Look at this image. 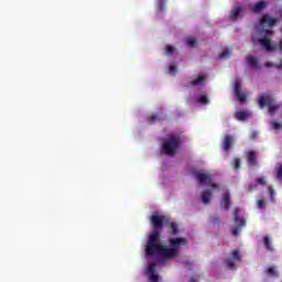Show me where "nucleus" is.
Here are the masks:
<instances>
[{
  "instance_id": "obj_1",
  "label": "nucleus",
  "mask_w": 282,
  "mask_h": 282,
  "mask_svg": "<svg viewBox=\"0 0 282 282\" xmlns=\"http://www.w3.org/2000/svg\"><path fill=\"white\" fill-rule=\"evenodd\" d=\"M151 224L153 226V231L149 236L148 245L145 247L147 257H154L155 252H158V254L162 257L165 261L169 259H175V257L180 254V247L186 246L188 243V240L182 237L170 238L169 248L162 245L160 240V232H162V228H164V216L152 215Z\"/></svg>"
},
{
  "instance_id": "obj_2",
  "label": "nucleus",
  "mask_w": 282,
  "mask_h": 282,
  "mask_svg": "<svg viewBox=\"0 0 282 282\" xmlns=\"http://www.w3.org/2000/svg\"><path fill=\"white\" fill-rule=\"evenodd\" d=\"M276 23V19L270 18V15H262L260 20V25L262 26L259 30L260 36H263L262 39H259L258 42L261 45V47H264L267 52H274L276 50V45L272 44L270 41V37L272 34H274V31L265 29V28H273V25Z\"/></svg>"
},
{
  "instance_id": "obj_3",
  "label": "nucleus",
  "mask_w": 282,
  "mask_h": 282,
  "mask_svg": "<svg viewBox=\"0 0 282 282\" xmlns=\"http://www.w3.org/2000/svg\"><path fill=\"white\" fill-rule=\"evenodd\" d=\"M180 147H182V138L177 134H169L162 143L161 151L164 155L173 156Z\"/></svg>"
},
{
  "instance_id": "obj_4",
  "label": "nucleus",
  "mask_w": 282,
  "mask_h": 282,
  "mask_svg": "<svg viewBox=\"0 0 282 282\" xmlns=\"http://www.w3.org/2000/svg\"><path fill=\"white\" fill-rule=\"evenodd\" d=\"M258 105L260 109H265V107H268L269 113H273L279 109V105L274 104V97L270 94L261 95L258 99Z\"/></svg>"
},
{
  "instance_id": "obj_5",
  "label": "nucleus",
  "mask_w": 282,
  "mask_h": 282,
  "mask_svg": "<svg viewBox=\"0 0 282 282\" xmlns=\"http://www.w3.org/2000/svg\"><path fill=\"white\" fill-rule=\"evenodd\" d=\"M234 221L235 224H238V227H234L231 229V234L234 235V237H238L239 232H241V228L246 226V219L239 218V208L234 209Z\"/></svg>"
},
{
  "instance_id": "obj_6",
  "label": "nucleus",
  "mask_w": 282,
  "mask_h": 282,
  "mask_svg": "<svg viewBox=\"0 0 282 282\" xmlns=\"http://www.w3.org/2000/svg\"><path fill=\"white\" fill-rule=\"evenodd\" d=\"M234 94L241 105L246 102L248 97L246 96V94L241 93V82L239 79H236L234 83Z\"/></svg>"
},
{
  "instance_id": "obj_7",
  "label": "nucleus",
  "mask_w": 282,
  "mask_h": 282,
  "mask_svg": "<svg viewBox=\"0 0 282 282\" xmlns=\"http://www.w3.org/2000/svg\"><path fill=\"white\" fill-rule=\"evenodd\" d=\"M235 142V139L232 135L226 134L223 139L221 147L225 153H230V149H232V143Z\"/></svg>"
},
{
  "instance_id": "obj_8",
  "label": "nucleus",
  "mask_w": 282,
  "mask_h": 282,
  "mask_svg": "<svg viewBox=\"0 0 282 282\" xmlns=\"http://www.w3.org/2000/svg\"><path fill=\"white\" fill-rule=\"evenodd\" d=\"M194 177L197 180L198 184H210L213 177L209 174L195 172Z\"/></svg>"
},
{
  "instance_id": "obj_9",
  "label": "nucleus",
  "mask_w": 282,
  "mask_h": 282,
  "mask_svg": "<svg viewBox=\"0 0 282 282\" xmlns=\"http://www.w3.org/2000/svg\"><path fill=\"white\" fill-rule=\"evenodd\" d=\"M251 112L249 110H240L235 113L236 120H239L240 122H243L250 118Z\"/></svg>"
},
{
  "instance_id": "obj_10",
  "label": "nucleus",
  "mask_w": 282,
  "mask_h": 282,
  "mask_svg": "<svg viewBox=\"0 0 282 282\" xmlns=\"http://www.w3.org/2000/svg\"><path fill=\"white\" fill-rule=\"evenodd\" d=\"M247 162L249 166H257V152L254 150L247 153Z\"/></svg>"
},
{
  "instance_id": "obj_11",
  "label": "nucleus",
  "mask_w": 282,
  "mask_h": 282,
  "mask_svg": "<svg viewBox=\"0 0 282 282\" xmlns=\"http://www.w3.org/2000/svg\"><path fill=\"white\" fill-rule=\"evenodd\" d=\"M243 12V8L241 7H235L231 10V14L229 17L230 21H237L239 19L240 14Z\"/></svg>"
},
{
  "instance_id": "obj_12",
  "label": "nucleus",
  "mask_w": 282,
  "mask_h": 282,
  "mask_svg": "<svg viewBox=\"0 0 282 282\" xmlns=\"http://www.w3.org/2000/svg\"><path fill=\"white\" fill-rule=\"evenodd\" d=\"M221 206L223 208H225V210H228V208H230V193L226 192L224 194Z\"/></svg>"
},
{
  "instance_id": "obj_13",
  "label": "nucleus",
  "mask_w": 282,
  "mask_h": 282,
  "mask_svg": "<svg viewBox=\"0 0 282 282\" xmlns=\"http://www.w3.org/2000/svg\"><path fill=\"white\" fill-rule=\"evenodd\" d=\"M247 63L251 67V69H257L259 67V61L257 59V57H254L252 55H250L247 58Z\"/></svg>"
},
{
  "instance_id": "obj_14",
  "label": "nucleus",
  "mask_w": 282,
  "mask_h": 282,
  "mask_svg": "<svg viewBox=\"0 0 282 282\" xmlns=\"http://www.w3.org/2000/svg\"><path fill=\"white\" fill-rule=\"evenodd\" d=\"M210 197H213V192L210 189H206L202 193V202L203 204H209Z\"/></svg>"
},
{
  "instance_id": "obj_15",
  "label": "nucleus",
  "mask_w": 282,
  "mask_h": 282,
  "mask_svg": "<svg viewBox=\"0 0 282 282\" xmlns=\"http://www.w3.org/2000/svg\"><path fill=\"white\" fill-rule=\"evenodd\" d=\"M267 276H274L275 279H279V271H276V267H269L265 270Z\"/></svg>"
},
{
  "instance_id": "obj_16",
  "label": "nucleus",
  "mask_w": 282,
  "mask_h": 282,
  "mask_svg": "<svg viewBox=\"0 0 282 282\" xmlns=\"http://www.w3.org/2000/svg\"><path fill=\"white\" fill-rule=\"evenodd\" d=\"M264 8H265V2L260 1L253 6L252 12H254L257 14V13L261 12V10H264Z\"/></svg>"
},
{
  "instance_id": "obj_17",
  "label": "nucleus",
  "mask_w": 282,
  "mask_h": 282,
  "mask_svg": "<svg viewBox=\"0 0 282 282\" xmlns=\"http://www.w3.org/2000/svg\"><path fill=\"white\" fill-rule=\"evenodd\" d=\"M170 235H180V226L177 225V223L170 224Z\"/></svg>"
},
{
  "instance_id": "obj_18",
  "label": "nucleus",
  "mask_w": 282,
  "mask_h": 282,
  "mask_svg": "<svg viewBox=\"0 0 282 282\" xmlns=\"http://www.w3.org/2000/svg\"><path fill=\"white\" fill-rule=\"evenodd\" d=\"M206 80V77L204 76H198L196 79H193L189 85L191 87H197L199 85H202V83H204Z\"/></svg>"
},
{
  "instance_id": "obj_19",
  "label": "nucleus",
  "mask_w": 282,
  "mask_h": 282,
  "mask_svg": "<svg viewBox=\"0 0 282 282\" xmlns=\"http://www.w3.org/2000/svg\"><path fill=\"white\" fill-rule=\"evenodd\" d=\"M263 243H264V247L267 248V250H269L270 252H272V250H274V248L272 247V240L270 239V237L265 236L263 238Z\"/></svg>"
},
{
  "instance_id": "obj_20",
  "label": "nucleus",
  "mask_w": 282,
  "mask_h": 282,
  "mask_svg": "<svg viewBox=\"0 0 282 282\" xmlns=\"http://www.w3.org/2000/svg\"><path fill=\"white\" fill-rule=\"evenodd\" d=\"M148 122L150 124H154V122H162V118L158 113H154L151 117H148Z\"/></svg>"
},
{
  "instance_id": "obj_21",
  "label": "nucleus",
  "mask_w": 282,
  "mask_h": 282,
  "mask_svg": "<svg viewBox=\"0 0 282 282\" xmlns=\"http://www.w3.org/2000/svg\"><path fill=\"white\" fill-rule=\"evenodd\" d=\"M197 102H199V105H208V102H210L208 100V96L206 95H200L198 98H197Z\"/></svg>"
},
{
  "instance_id": "obj_22",
  "label": "nucleus",
  "mask_w": 282,
  "mask_h": 282,
  "mask_svg": "<svg viewBox=\"0 0 282 282\" xmlns=\"http://www.w3.org/2000/svg\"><path fill=\"white\" fill-rule=\"evenodd\" d=\"M186 43L188 47H197V40L195 37H188Z\"/></svg>"
},
{
  "instance_id": "obj_23",
  "label": "nucleus",
  "mask_w": 282,
  "mask_h": 282,
  "mask_svg": "<svg viewBox=\"0 0 282 282\" xmlns=\"http://www.w3.org/2000/svg\"><path fill=\"white\" fill-rule=\"evenodd\" d=\"M225 264L229 270H235V262L232 261V259L230 258L225 259Z\"/></svg>"
},
{
  "instance_id": "obj_24",
  "label": "nucleus",
  "mask_w": 282,
  "mask_h": 282,
  "mask_svg": "<svg viewBox=\"0 0 282 282\" xmlns=\"http://www.w3.org/2000/svg\"><path fill=\"white\" fill-rule=\"evenodd\" d=\"M231 257L235 261H241V253H239V250L231 251Z\"/></svg>"
},
{
  "instance_id": "obj_25",
  "label": "nucleus",
  "mask_w": 282,
  "mask_h": 282,
  "mask_svg": "<svg viewBox=\"0 0 282 282\" xmlns=\"http://www.w3.org/2000/svg\"><path fill=\"white\" fill-rule=\"evenodd\" d=\"M265 67H275V69H282V59L280 64H272L271 62H268L264 64Z\"/></svg>"
},
{
  "instance_id": "obj_26",
  "label": "nucleus",
  "mask_w": 282,
  "mask_h": 282,
  "mask_svg": "<svg viewBox=\"0 0 282 282\" xmlns=\"http://www.w3.org/2000/svg\"><path fill=\"white\" fill-rule=\"evenodd\" d=\"M230 54H232V51L227 48L219 54L218 58H226V56H230Z\"/></svg>"
},
{
  "instance_id": "obj_27",
  "label": "nucleus",
  "mask_w": 282,
  "mask_h": 282,
  "mask_svg": "<svg viewBox=\"0 0 282 282\" xmlns=\"http://www.w3.org/2000/svg\"><path fill=\"white\" fill-rule=\"evenodd\" d=\"M276 180H279V182H282V164L276 167Z\"/></svg>"
},
{
  "instance_id": "obj_28",
  "label": "nucleus",
  "mask_w": 282,
  "mask_h": 282,
  "mask_svg": "<svg viewBox=\"0 0 282 282\" xmlns=\"http://www.w3.org/2000/svg\"><path fill=\"white\" fill-rule=\"evenodd\" d=\"M148 274H155V262H151L148 267Z\"/></svg>"
},
{
  "instance_id": "obj_29",
  "label": "nucleus",
  "mask_w": 282,
  "mask_h": 282,
  "mask_svg": "<svg viewBox=\"0 0 282 282\" xmlns=\"http://www.w3.org/2000/svg\"><path fill=\"white\" fill-rule=\"evenodd\" d=\"M173 52H175V47L167 45L165 47V54H167V56H171V54H173Z\"/></svg>"
},
{
  "instance_id": "obj_30",
  "label": "nucleus",
  "mask_w": 282,
  "mask_h": 282,
  "mask_svg": "<svg viewBox=\"0 0 282 282\" xmlns=\"http://www.w3.org/2000/svg\"><path fill=\"white\" fill-rule=\"evenodd\" d=\"M239 169H241V159L236 158L235 159V170L239 171Z\"/></svg>"
},
{
  "instance_id": "obj_31",
  "label": "nucleus",
  "mask_w": 282,
  "mask_h": 282,
  "mask_svg": "<svg viewBox=\"0 0 282 282\" xmlns=\"http://www.w3.org/2000/svg\"><path fill=\"white\" fill-rule=\"evenodd\" d=\"M256 185L259 186H265V178L264 177H259L256 180Z\"/></svg>"
},
{
  "instance_id": "obj_32",
  "label": "nucleus",
  "mask_w": 282,
  "mask_h": 282,
  "mask_svg": "<svg viewBox=\"0 0 282 282\" xmlns=\"http://www.w3.org/2000/svg\"><path fill=\"white\" fill-rule=\"evenodd\" d=\"M160 280V276L158 273H150V281L151 282H158Z\"/></svg>"
},
{
  "instance_id": "obj_33",
  "label": "nucleus",
  "mask_w": 282,
  "mask_h": 282,
  "mask_svg": "<svg viewBox=\"0 0 282 282\" xmlns=\"http://www.w3.org/2000/svg\"><path fill=\"white\" fill-rule=\"evenodd\" d=\"M257 207L260 208V209L265 208V200L259 199V200L257 202Z\"/></svg>"
},
{
  "instance_id": "obj_34",
  "label": "nucleus",
  "mask_w": 282,
  "mask_h": 282,
  "mask_svg": "<svg viewBox=\"0 0 282 282\" xmlns=\"http://www.w3.org/2000/svg\"><path fill=\"white\" fill-rule=\"evenodd\" d=\"M176 72H177V66H175V65H170V74L175 75Z\"/></svg>"
},
{
  "instance_id": "obj_35",
  "label": "nucleus",
  "mask_w": 282,
  "mask_h": 282,
  "mask_svg": "<svg viewBox=\"0 0 282 282\" xmlns=\"http://www.w3.org/2000/svg\"><path fill=\"white\" fill-rule=\"evenodd\" d=\"M249 193H252L253 191H257V184H250L248 187Z\"/></svg>"
},
{
  "instance_id": "obj_36",
  "label": "nucleus",
  "mask_w": 282,
  "mask_h": 282,
  "mask_svg": "<svg viewBox=\"0 0 282 282\" xmlns=\"http://www.w3.org/2000/svg\"><path fill=\"white\" fill-rule=\"evenodd\" d=\"M281 123H279V122H273V129H275V130H279V129H281Z\"/></svg>"
},
{
  "instance_id": "obj_37",
  "label": "nucleus",
  "mask_w": 282,
  "mask_h": 282,
  "mask_svg": "<svg viewBox=\"0 0 282 282\" xmlns=\"http://www.w3.org/2000/svg\"><path fill=\"white\" fill-rule=\"evenodd\" d=\"M212 188H219V186L215 183H213V181H210L209 183H207Z\"/></svg>"
},
{
  "instance_id": "obj_38",
  "label": "nucleus",
  "mask_w": 282,
  "mask_h": 282,
  "mask_svg": "<svg viewBox=\"0 0 282 282\" xmlns=\"http://www.w3.org/2000/svg\"><path fill=\"white\" fill-rule=\"evenodd\" d=\"M184 264L187 267V268H193L194 263L191 262V261H185Z\"/></svg>"
},
{
  "instance_id": "obj_39",
  "label": "nucleus",
  "mask_w": 282,
  "mask_h": 282,
  "mask_svg": "<svg viewBox=\"0 0 282 282\" xmlns=\"http://www.w3.org/2000/svg\"><path fill=\"white\" fill-rule=\"evenodd\" d=\"M159 3L161 8H164V6H166V0H159Z\"/></svg>"
},
{
  "instance_id": "obj_40",
  "label": "nucleus",
  "mask_w": 282,
  "mask_h": 282,
  "mask_svg": "<svg viewBox=\"0 0 282 282\" xmlns=\"http://www.w3.org/2000/svg\"><path fill=\"white\" fill-rule=\"evenodd\" d=\"M213 224H219V216H215L213 218Z\"/></svg>"
},
{
  "instance_id": "obj_41",
  "label": "nucleus",
  "mask_w": 282,
  "mask_h": 282,
  "mask_svg": "<svg viewBox=\"0 0 282 282\" xmlns=\"http://www.w3.org/2000/svg\"><path fill=\"white\" fill-rule=\"evenodd\" d=\"M189 282H199V278L192 276L189 279Z\"/></svg>"
},
{
  "instance_id": "obj_42",
  "label": "nucleus",
  "mask_w": 282,
  "mask_h": 282,
  "mask_svg": "<svg viewBox=\"0 0 282 282\" xmlns=\"http://www.w3.org/2000/svg\"><path fill=\"white\" fill-rule=\"evenodd\" d=\"M269 193H270L271 197H272V195H274V189L272 188V186H269Z\"/></svg>"
},
{
  "instance_id": "obj_43",
  "label": "nucleus",
  "mask_w": 282,
  "mask_h": 282,
  "mask_svg": "<svg viewBox=\"0 0 282 282\" xmlns=\"http://www.w3.org/2000/svg\"><path fill=\"white\" fill-rule=\"evenodd\" d=\"M257 138V132H253L252 139L254 140Z\"/></svg>"
}]
</instances>
